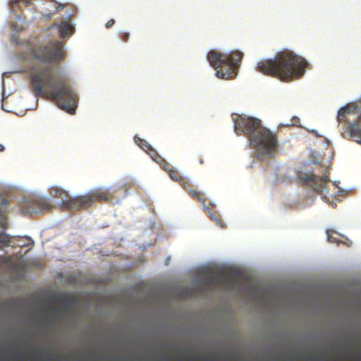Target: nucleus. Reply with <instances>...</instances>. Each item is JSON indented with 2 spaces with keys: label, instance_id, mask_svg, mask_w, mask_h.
I'll return each instance as SVG.
<instances>
[{
  "label": "nucleus",
  "instance_id": "nucleus-14",
  "mask_svg": "<svg viewBox=\"0 0 361 361\" xmlns=\"http://www.w3.org/2000/svg\"><path fill=\"white\" fill-rule=\"evenodd\" d=\"M56 25L59 28L60 36L61 37H67L72 32L73 27L69 23H61V24H57Z\"/></svg>",
  "mask_w": 361,
  "mask_h": 361
},
{
  "label": "nucleus",
  "instance_id": "nucleus-17",
  "mask_svg": "<svg viewBox=\"0 0 361 361\" xmlns=\"http://www.w3.org/2000/svg\"><path fill=\"white\" fill-rule=\"evenodd\" d=\"M49 191L50 195L54 197L63 198L68 196V192L58 187H51L49 188Z\"/></svg>",
  "mask_w": 361,
  "mask_h": 361
},
{
  "label": "nucleus",
  "instance_id": "nucleus-2",
  "mask_svg": "<svg viewBox=\"0 0 361 361\" xmlns=\"http://www.w3.org/2000/svg\"><path fill=\"white\" fill-rule=\"evenodd\" d=\"M307 62L302 56L285 49L273 59H263L256 65V70L264 75L289 82L300 78L305 73Z\"/></svg>",
  "mask_w": 361,
  "mask_h": 361
},
{
  "label": "nucleus",
  "instance_id": "nucleus-9",
  "mask_svg": "<svg viewBox=\"0 0 361 361\" xmlns=\"http://www.w3.org/2000/svg\"><path fill=\"white\" fill-rule=\"evenodd\" d=\"M93 204L91 197L86 195L75 196L66 200H63L60 205L63 209L80 210L88 208Z\"/></svg>",
  "mask_w": 361,
  "mask_h": 361
},
{
  "label": "nucleus",
  "instance_id": "nucleus-24",
  "mask_svg": "<svg viewBox=\"0 0 361 361\" xmlns=\"http://www.w3.org/2000/svg\"><path fill=\"white\" fill-rule=\"evenodd\" d=\"M8 204V201L6 199L1 200V203H0L1 206L3 207L6 206Z\"/></svg>",
  "mask_w": 361,
  "mask_h": 361
},
{
  "label": "nucleus",
  "instance_id": "nucleus-6",
  "mask_svg": "<svg viewBox=\"0 0 361 361\" xmlns=\"http://www.w3.org/2000/svg\"><path fill=\"white\" fill-rule=\"evenodd\" d=\"M262 127L261 120L253 117L238 116L234 119V128L238 135H247L249 140Z\"/></svg>",
  "mask_w": 361,
  "mask_h": 361
},
{
  "label": "nucleus",
  "instance_id": "nucleus-15",
  "mask_svg": "<svg viewBox=\"0 0 361 361\" xmlns=\"http://www.w3.org/2000/svg\"><path fill=\"white\" fill-rule=\"evenodd\" d=\"M30 3L31 2L28 0H13L11 1V8L16 14L18 10H20L22 5L27 7L30 4Z\"/></svg>",
  "mask_w": 361,
  "mask_h": 361
},
{
  "label": "nucleus",
  "instance_id": "nucleus-10",
  "mask_svg": "<svg viewBox=\"0 0 361 361\" xmlns=\"http://www.w3.org/2000/svg\"><path fill=\"white\" fill-rule=\"evenodd\" d=\"M235 281L236 280L234 277L226 273L218 272L208 276L205 280L204 284L207 286H213L215 288H226L233 286Z\"/></svg>",
  "mask_w": 361,
  "mask_h": 361
},
{
  "label": "nucleus",
  "instance_id": "nucleus-11",
  "mask_svg": "<svg viewBox=\"0 0 361 361\" xmlns=\"http://www.w3.org/2000/svg\"><path fill=\"white\" fill-rule=\"evenodd\" d=\"M88 196L95 201L109 202L114 199V193L110 192L109 189H95L88 193Z\"/></svg>",
  "mask_w": 361,
  "mask_h": 361
},
{
  "label": "nucleus",
  "instance_id": "nucleus-22",
  "mask_svg": "<svg viewBox=\"0 0 361 361\" xmlns=\"http://www.w3.org/2000/svg\"><path fill=\"white\" fill-rule=\"evenodd\" d=\"M129 36L130 35L128 32H123L121 36V38L123 42H126L129 39Z\"/></svg>",
  "mask_w": 361,
  "mask_h": 361
},
{
  "label": "nucleus",
  "instance_id": "nucleus-23",
  "mask_svg": "<svg viewBox=\"0 0 361 361\" xmlns=\"http://www.w3.org/2000/svg\"><path fill=\"white\" fill-rule=\"evenodd\" d=\"M114 23H115V20L114 19H110L106 22L105 26L106 28L109 29V28L111 27L114 25Z\"/></svg>",
  "mask_w": 361,
  "mask_h": 361
},
{
  "label": "nucleus",
  "instance_id": "nucleus-18",
  "mask_svg": "<svg viewBox=\"0 0 361 361\" xmlns=\"http://www.w3.org/2000/svg\"><path fill=\"white\" fill-rule=\"evenodd\" d=\"M168 174L173 180L178 182L184 188H186L187 181L184 180L176 170L173 169Z\"/></svg>",
  "mask_w": 361,
  "mask_h": 361
},
{
  "label": "nucleus",
  "instance_id": "nucleus-13",
  "mask_svg": "<svg viewBox=\"0 0 361 361\" xmlns=\"http://www.w3.org/2000/svg\"><path fill=\"white\" fill-rule=\"evenodd\" d=\"M205 212H207L209 218L215 221L218 226L221 228H224L225 225L223 221L221 219L219 214L217 212L212 211L210 208L207 207H204Z\"/></svg>",
  "mask_w": 361,
  "mask_h": 361
},
{
  "label": "nucleus",
  "instance_id": "nucleus-1",
  "mask_svg": "<svg viewBox=\"0 0 361 361\" xmlns=\"http://www.w3.org/2000/svg\"><path fill=\"white\" fill-rule=\"evenodd\" d=\"M32 55L35 59L44 64L43 67L35 64L31 68V84L34 94L44 97L48 94L61 109L74 114L78 95L66 77L60 73L59 67V62L66 56L63 42L59 40L49 42L44 46L34 48Z\"/></svg>",
  "mask_w": 361,
  "mask_h": 361
},
{
  "label": "nucleus",
  "instance_id": "nucleus-20",
  "mask_svg": "<svg viewBox=\"0 0 361 361\" xmlns=\"http://www.w3.org/2000/svg\"><path fill=\"white\" fill-rule=\"evenodd\" d=\"M158 164L161 166L163 169L166 172H167V173H169L173 169L172 166L169 163H168L166 161H165L162 157H161V161H160V163H158Z\"/></svg>",
  "mask_w": 361,
  "mask_h": 361
},
{
  "label": "nucleus",
  "instance_id": "nucleus-7",
  "mask_svg": "<svg viewBox=\"0 0 361 361\" xmlns=\"http://www.w3.org/2000/svg\"><path fill=\"white\" fill-rule=\"evenodd\" d=\"M298 178L317 192L329 193L326 185L329 179L326 176H319L312 173H303L298 175Z\"/></svg>",
  "mask_w": 361,
  "mask_h": 361
},
{
  "label": "nucleus",
  "instance_id": "nucleus-26",
  "mask_svg": "<svg viewBox=\"0 0 361 361\" xmlns=\"http://www.w3.org/2000/svg\"><path fill=\"white\" fill-rule=\"evenodd\" d=\"M212 361H222V359H221V357H218L215 359H212Z\"/></svg>",
  "mask_w": 361,
  "mask_h": 361
},
{
  "label": "nucleus",
  "instance_id": "nucleus-21",
  "mask_svg": "<svg viewBox=\"0 0 361 361\" xmlns=\"http://www.w3.org/2000/svg\"><path fill=\"white\" fill-rule=\"evenodd\" d=\"M10 241L9 236L4 233H0V248L1 243H8Z\"/></svg>",
  "mask_w": 361,
  "mask_h": 361
},
{
  "label": "nucleus",
  "instance_id": "nucleus-4",
  "mask_svg": "<svg viewBox=\"0 0 361 361\" xmlns=\"http://www.w3.org/2000/svg\"><path fill=\"white\" fill-rule=\"evenodd\" d=\"M250 142L255 149L256 155L259 159H264L266 157H272L278 147L276 136L264 126L252 135Z\"/></svg>",
  "mask_w": 361,
  "mask_h": 361
},
{
  "label": "nucleus",
  "instance_id": "nucleus-5",
  "mask_svg": "<svg viewBox=\"0 0 361 361\" xmlns=\"http://www.w3.org/2000/svg\"><path fill=\"white\" fill-rule=\"evenodd\" d=\"M337 119L348 124L346 132L355 142L361 144V111L358 106L355 104H347L339 109Z\"/></svg>",
  "mask_w": 361,
  "mask_h": 361
},
{
  "label": "nucleus",
  "instance_id": "nucleus-8",
  "mask_svg": "<svg viewBox=\"0 0 361 361\" xmlns=\"http://www.w3.org/2000/svg\"><path fill=\"white\" fill-rule=\"evenodd\" d=\"M52 207V204L47 198L38 197L32 200L23 202L21 212L25 216H32L41 212H48Z\"/></svg>",
  "mask_w": 361,
  "mask_h": 361
},
{
  "label": "nucleus",
  "instance_id": "nucleus-12",
  "mask_svg": "<svg viewBox=\"0 0 361 361\" xmlns=\"http://www.w3.org/2000/svg\"><path fill=\"white\" fill-rule=\"evenodd\" d=\"M135 142L144 151L150 155L154 161L160 163L161 161V157L157 154V152L145 140L135 137Z\"/></svg>",
  "mask_w": 361,
  "mask_h": 361
},
{
  "label": "nucleus",
  "instance_id": "nucleus-27",
  "mask_svg": "<svg viewBox=\"0 0 361 361\" xmlns=\"http://www.w3.org/2000/svg\"><path fill=\"white\" fill-rule=\"evenodd\" d=\"M328 240H329V241H330V242H333V241H334V240H333L332 237H331V236H330L329 235H328Z\"/></svg>",
  "mask_w": 361,
  "mask_h": 361
},
{
  "label": "nucleus",
  "instance_id": "nucleus-25",
  "mask_svg": "<svg viewBox=\"0 0 361 361\" xmlns=\"http://www.w3.org/2000/svg\"><path fill=\"white\" fill-rule=\"evenodd\" d=\"M4 150L5 147L2 144H0V152H4Z\"/></svg>",
  "mask_w": 361,
  "mask_h": 361
},
{
  "label": "nucleus",
  "instance_id": "nucleus-19",
  "mask_svg": "<svg viewBox=\"0 0 361 361\" xmlns=\"http://www.w3.org/2000/svg\"><path fill=\"white\" fill-rule=\"evenodd\" d=\"M59 303L64 305L60 308V310L63 312L67 310L68 303L69 302V297L66 295H62L59 299Z\"/></svg>",
  "mask_w": 361,
  "mask_h": 361
},
{
  "label": "nucleus",
  "instance_id": "nucleus-3",
  "mask_svg": "<svg viewBox=\"0 0 361 361\" xmlns=\"http://www.w3.org/2000/svg\"><path fill=\"white\" fill-rule=\"evenodd\" d=\"M243 53L235 50L229 54L211 50L207 54V60L216 70V75L221 79H233L242 61Z\"/></svg>",
  "mask_w": 361,
  "mask_h": 361
},
{
  "label": "nucleus",
  "instance_id": "nucleus-16",
  "mask_svg": "<svg viewBox=\"0 0 361 361\" xmlns=\"http://www.w3.org/2000/svg\"><path fill=\"white\" fill-rule=\"evenodd\" d=\"M185 189L188 190L189 195L193 199H196L198 201H200L201 203L204 204V203L206 202V198L204 197V194L201 191H199L196 189L188 188L187 187Z\"/></svg>",
  "mask_w": 361,
  "mask_h": 361
}]
</instances>
